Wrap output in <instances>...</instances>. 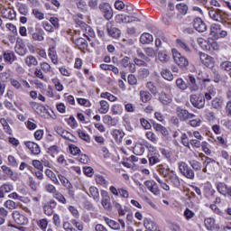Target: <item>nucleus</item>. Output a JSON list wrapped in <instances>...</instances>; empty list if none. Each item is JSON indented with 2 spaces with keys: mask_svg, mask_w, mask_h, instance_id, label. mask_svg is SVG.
Returning a JSON list of instances; mask_svg holds the SVG:
<instances>
[{
  "mask_svg": "<svg viewBox=\"0 0 231 231\" xmlns=\"http://www.w3.org/2000/svg\"><path fill=\"white\" fill-rule=\"evenodd\" d=\"M176 115L180 122H187L191 120V118L197 117L196 115L190 114L187 109H183L180 106L176 108Z\"/></svg>",
  "mask_w": 231,
  "mask_h": 231,
  "instance_id": "8",
  "label": "nucleus"
},
{
  "mask_svg": "<svg viewBox=\"0 0 231 231\" xmlns=\"http://www.w3.org/2000/svg\"><path fill=\"white\" fill-rule=\"evenodd\" d=\"M13 218L14 223L20 226H26L29 223L28 217L19 211L13 212Z\"/></svg>",
  "mask_w": 231,
  "mask_h": 231,
  "instance_id": "15",
  "label": "nucleus"
},
{
  "mask_svg": "<svg viewBox=\"0 0 231 231\" xmlns=\"http://www.w3.org/2000/svg\"><path fill=\"white\" fill-rule=\"evenodd\" d=\"M215 142L224 149L228 148L227 139L224 135H217Z\"/></svg>",
  "mask_w": 231,
  "mask_h": 231,
  "instance_id": "53",
  "label": "nucleus"
},
{
  "mask_svg": "<svg viewBox=\"0 0 231 231\" xmlns=\"http://www.w3.org/2000/svg\"><path fill=\"white\" fill-rule=\"evenodd\" d=\"M116 19H118L119 23H134L136 22L135 17L134 16H129V15H117Z\"/></svg>",
  "mask_w": 231,
  "mask_h": 231,
  "instance_id": "48",
  "label": "nucleus"
},
{
  "mask_svg": "<svg viewBox=\"0 0 231 231\" xmlns=\"http://www.w3.org/2000/svg\"><path fill=\"white\" fill-rule=\"evenodd\" d=\"M145 142H148V141H143V143H140V142H136L134 146V154L136 155V156H143L145 152V147H146V144H145Z\"/></svg>",
  "mask_w": 231,
  "mask_h": 231,
  "instance_id": "26",
  "label": "nucleus"
},
{
  "mask_svg": "<svg viewBox=\"0 0 231 231\" xmlns=\"http://www.w3.org/2000/svg\"><path fill=\"white\" fill-rule=\"evenodd\" d=\"M31 106H32V109L35 111L38 115H42L45 110V107L42 105L37 104L34 101L31 103Z\"/></svg>",
  "mask_w": 231,
  "mask_h": 231,
  "instance_id": "60",
  "label": "nucleus"
},
{
  "mask_svg": "<svg viewBox=\"0 0 231 231\" xmlns=\"http://www.w3.org/2000/svg\"><path fill=\"white\" fill-rule=\"evenodd\" d=\"M24 62L27 67L32 68V67H37L38 66V61L37 58L33 55H28L25 57Z\"/></svg>",
  "mask_w": 231,
  "mask_h": 231,
  "instance_id": "45",
  "label": "nucleus"
},
{
  "mask_svg": "<svg viewBox=\"0 0 231 231\" xmlns=\"http://www.w3.org/2000/svg\"><path fill=\"white\" fill-rule=\"evenodd\" d=\"M3 59L6 63L9 64H12L17 60L15 53L13 51H5L3 53Z\"/></svg>",
  "mask_w": 231,
  "mask_h": 231,
  "instance_id": "32",
  "label": "nucleus"
},
{
  "mask_svg": "<svg viewBox=\"0 0 231 231\" xmlns=\"http://www.w3.org/2000/svg\"><path fill=\"white\" fill-rule=\"evenodd\" d=\"M145 148L147 149V159L150 166H155L161 162V154L157 146L150 143L149 142H145Z\"/></svg>",
  "mask_w": 231,
  "mask_h": 231,
  "instance_id": "1",
  "label": "nucleus"
},
{
  "mask_svg": "<svg viewBox=\"0 0 231 231\" xmlns=\"http://www.w3.org/2000/svg\"><path fill=\"white\" fill-rule=\"evenodd\" d=\"M176 10L182 15H186L189 12V6L188 5L184 3H180L176 5Z\"/></svg>",
  "mask_w": 231,
  "mask_h": 231,
  "instance_id": "56",
  "label": "nucleus"
},
{
  "mask_svg": "<svg viewBox=\"0 0 231 231\" xmlns=\"http://www.w3.org/2000/svg\"><path fill=\"white\" fill-rule=\"evenodd\" d=\"M103 123L109 126H116L118 125V120L111 116H103Z\"/></svg>",
  "mask_w": 231,
  "mask_h": 231,
  "instance_id": "44",
  "label": "nucleus"
},
{
  "mask_svg": "<svg viewBox=\"0 0 231 231\" xmlns=\"http://www.w3.org/2000/svg\"><path fill=\"white\" fill-rule=\"evenodd\" d=\"M36 224L40 227L41 230L46 231L49 221H48L47 218H41V219L36 221Z\"/></svg>",
  "mask_w": 231,
  "mask_h": 231,
  "instance_id": "63",
  "label": "nucleus"
},
{
  "mask_svg": "<svg viewBox=\"0 0 231 231\" xmlns=\"http://www.w3.org/2000/svg\"><path fill=\"white\" fill-rule=\"evenodd\" d=\"M179 171L182 176L188 180H193L195 179V172L192 168L185 162H178Z\"/></svg>",
  "mask_w": 231,
  "mask_h": 231,
  "instance_id": "4",
  "label": "nucleus"
},
{
  "mask_svg": "<svg viewBox=\"0 0 231 231\" xmlns=\"http://www.w3.org/2000/svg\"><path fill=\"white\" fill-rule=\"evenodd\" d=\"M201 150L204 152V154L207 156H210L212 152L210 150V143H208L207 141L201 142Z\"/></svg>",
  "mask_w": 231,
  "mask_h": 231,
  "instance_id": "61",
  "label": "nucleus"
},
{
  "mask_svg": "<svg viewBox=\"0 0 231 231\" xmlns=\"http://www.w3.org/2000/svg\"><path fill=\"white\" fill-rule=\"evenodd\" d=\"M99 8L101 13H103L104 18H106V21H110V19L113 18L114 13L109 4L105 2L99 5Z\"/></svg>",
  "mask_w": 231,
  "mask_h": 231,
  "instance_id": "14",
  "label": "nucleus"
},
{
  "mask_svg": "<svg viewBox=\"0 0 231 231\" xmlns=\"http://www.w3.org/2000/svg\"><path fill=\"white\" fill-rule=\"evenodd\" d=\"M217 95V90L214 87H209L207 89V92L204 93V105L207 102H209L213 97H215Z\"/></svg>",
  "mask_w": 231,
  "mask_h": 231,
  "instance_id": "38",
  "label": "nucleus"
},
{
  "mask_svg": "<svg viewBox=\"0 0 231 231\" xmlns=\"http://www.w3.org/2000/svg\"><path fill=\"white\" fill-rule=\"evenodd\" d=\"M199 60L201 61L202 65L206 68L211 69L214 67L215 60L212 56L204 53V52H199Z\"/></svg>",
  "mask_w": 231,
  "mask_h": 231,
  "instance_id": "12",
  "label": "nucleus"
},
{
  "mask_svg": "<svg viewBox=\"0 0 231 231\" xmlns=\"http://www.w3.org/2000/svg\"><path fill=\"white\" fill-rule=\"evenodd\" d=\"M185 80L187 81L188 88L190 89V91H198L199 86L197 84L196 78L189 74L185 77Z\"/></svg>",
  "mask_w": 231,
  "mask_h": 231,
  "instance_id": "27",
  "label": "nucleus"
},
{
  "mask_svg": "<svg viewBox=\"0 0 231 231\" xmlns=\"http://www.w3.org/2000/svg\"><path fill=\"white\" fill-rule=\"evenodd\" d=\"M189 162L191 168L193 169V171H201L203 170V165L201 164L200 162L197 160H192V161H189Z\"/></svg>",
  "mask_w": 231,
  "mask_h": 231,
  "instance_id": "59",
  "label": "nucleus"
},
{
  "mask_svg": "<svg viewBox=\"0 0 231 231\" xmlns=\"http://www.w3.org/2000/svg\"><path fill=\"white\" fill-rule=\"evenodd\" d=\"M157 172L162 178H169V175L171 174V171L168 164L162 163L157 165Z\"/></svg>",
  "mask_w": 231,
  "mask_h": 231,
  "instance_id": "24",
  "label": "nucleus"
},
{
  "mask_svg": "<svg viewBox=\"0 0 231 231\" xmlns=\"http://www.w3.org/2000/svg\"><path fill=\"white\" fill-rule=\"evenodd\" d=\"M217 191L224 197H228L231 199V186L226 185L225 182H218L216 184Z\"/></svg>",
  "mask_w": 231,
  "mask_h": 231,
  "instance_id": "13",
  "label": "nucleus"
},
{
  "mask_svg": "<svg viewBox=\"0 0 231 231\" xmlns=\"http://www.w3.org/2000/svg\"><path fill=\"white\" fill-rule=\"evenodd\" d=\"M107 32L114 39H118L121 35V31L115 27L107 28Z\"/></svg>",
  "mask_w": 231,
  "mask_h": 231,
  "instance_id": "58",
  "label": "nucleus"
},
{
  "mask_svg": "<svg viewBox=\"0 0 231 231\" xmlns=\"http://www.w3.org/2000/svg\"><path fill=\"white\" fill-rule=\"evenodd\" d=\"M9 83L15 90H23V88L30 89L31 85L27 82L25 79H17L15 78H10Z\"/></svg>",
  "mask_w": 231,
  "mask_h": 231,
  "instance_id": "6",
  "label": "nucleus"
},
{
  "mask_svg": "<svg viewBox=\"0 0 231 231\" xmlns=\"http://www.w3.org/2000/svg\"><path fill=\"white\" fill-rule=\"evenodd\" d=\"M220 32H221L220 23H212V25L210 26V35L213 36L215 39H218Z\"/></svg>",
  "mask_w": 231,
  "mask_h": 231,
  "instance_id": "41",
  "label": "nucleus"
},
{
  "mask_svg": "<svg viewBox=\"0 0 231 231\" xmlns=\"http://www.w3.org/2000/svg\"><path fill=\"white\" fill-rule=\"evenodd\" d=\"M77 134H78L79 137L81 140L85 141L87 143H90L91 138H90V135H89L88 133H86L85 131H82V130L79 129V130L77 131Z\"/></svg>",
  "mask_w": 231,
  "mask_h": 231,
  "instance_id": "57",
  "label": "nucleus"
},
{
  "mask_svg": "<svg viewBox=\"0 0 231 231\" xmlns=\"http://www.w3.org/2000/svg\"><path fill=\"white\" fill-rule=\"evenodd\" d=\"M176 44L179 48L184 50V51H186L187 53H189L190 47L186 42H184L183 40H180V39H177Z\"/></svg>",
  "mask_w": 231,
  "mask_h": 231,
  "instance_id": "54",
  "label": "nucleus"
},
{
  "mask_svg": "<svg viewBox=\"0 0 231 231\" xmlns=\"http://www.w3.org/2000/svg\"><path fill=\"white\" fill-rule=\"evenodd\" d=\"M52 197L54 198V199H56L59 203H60L62 205L68 204L67 198L62 193H60V191L58 189L55 191V193Z\"/></svg>",
  "mask_w": 231,
  "mask_h": 231,
  "instance_id": "46",
  "label": "nucleus"
},
{
  "mask_svg": "<svg viewBox=\"0 0 231 231\" xmlns=\"http://www.w3.org/2000/svg\"><path fill=\"white\" fill-rule=\"evenodd\" d=\"M208 15L212 21L225 24V14L220 9H211L208 11Z\"/></svg>",
  "mask_w": 231,
  "mask_h": 231,
  "instance_id": "10",
  "label": "nucleus"
},
{
  "mask_svg": "<svg viewBox=\"0 0 231 231\" xmlns=\"http://www.w3.org/2000/svg\"><path fill=\"white\" fill-rule=\"evenodd\" d=\"M56 208H57V201L53 199H50L49 201L45 202L42 205L43 213L48 217H51L54 215Z\"/></svg>",
  "mask_w": 231,
  "mask_h": 231,
  "instance_id": "9",
  "label": "nucleus"
},
{
  "mask_svg": "<svg viewBox=\"0 0 231 231\" xmlns=\"http://www.w3.org/2000/svg\"><path fill=\"white\" fill-rule=\"evenodd\" d=\"M158 100L164 106H168L172 102V97L170 94H166L165 92H161L159 94Z\"/></svg>",
  "mask_w": 231,
  "mask_h": 231,
  "instance_id": "35",
  "label": "nucleus"
},
{
  "mask_svg": "<svg viewBox=\"0 0 231 231\" xmlns=\"http://www.w3.org/2000/svg\"><path fill=\"white\" fill-rule=\"evenodd\" d=\"M120 63L123 68L128 69L130 72H136V66L134 62L131 61L128 56H125L123 60L120 61Z\"/></svg>",
  "mask_w": 231,
  "mask_h": 231,
  "instance_id": "21",
  "label": "nucleus"
},
{
  "mask_svg": "<svg viewBox=\"0 0 231 231\" xmlns=\"http://www.w3.org/2000/svg\"><path fill=\"white\" fill-rule=\"evenodd\" d=\"M168 179H169L170 183L173 186L174 189H180V176L177 174V172L171 171Z\"/></svg>",
  "mask_w": 231,
  "mask_h": 231,
  "instance_id": "28",
  "label": "nucleus"
},
{
  "mask_svg": "<svg viewBox=\"0 0 231 231\" xmlns=\"http://www.w3.org/2000/svg\"><path fill=\"white\" fill-rule=\"evenodd\" d=\"M62 77L70 78L72 77V69L63 65L58 68Z\"/></svg>",
  "mask_w": 231,
  "mask_h": 231,
  "instance_id": "43",
  "label": "nucleus"
},
{
  "mask_svg": "<svg viewBox=\"0 0 231 231\" xmlns=\"http://www.w3.org/2000/svg\"><path fill=\"white\" fill-rule=\"evenodd\" d=\"M1 15L3 18L8 19L9 21H14L16 17V13L14 8L8 7H3L1 9Z\"/></svg>",
  "mask_w": 231,
  "mask_h": 231,
  "instance_id": "17",
  "label": "nucleus"
},
{
  "mask_svg": "<svg viewBox=\"0 0 231 231\" xmlns=\"http://www.w3.org/2000/svg\"><path fill=\"white\" fill-rule=\"evenodd\" d=\"M191 105L196 107V109H203L205 106V97L202 94H192L189 97Z\"/></svg>",
  "mask_w": 231,
  "mask_h": 231,
  "instance_id": "7",
  "label": "nucleus"
},
{
  "mask_svg": "<svg viewBox=\"0 0 231 231\" xmlns=\"http://www.w3.org/2000/svg\"><path fill=\"white\" fill-rule=\"evenodd\" d=\"M104 221L110 228L115 230L120 229V224L117 221L110 219L107 217H104Z\"/></svg>",
  "mask_w": 231,
  "mask_h": 231,
  "instance_id": "47",
  "label": "nucleus"
},
{
  "mask_svg": "<svg viewBox=\"0 0 231 231\" xmlns=\"http://www.w3.org/2000/svg\"><path fill=\"white\" fill-rule=\"evenodd\" d=\"M46 32L41 27H36L32 33V39L38 42H42L45 40Z\"/></svg>",
  "mask_w": 231,
  "mask_h": 231,
  "instance_id": "23",
  "label": "nucleus"
},
{
  "mask_svg": "<svg viewBox=\"0 0 231 231\" xmlns=\"http://www.w3.org/2000/svg\"><path fill=\"white\" fill-rule=\"evenodd\" d=\"M193 28H195V30L200 33L207 32L208 29L206 23L199 17H196L193 20Z\"/></svg>",
  "mask_w": 231,
  "mask_h": 231,
  "instance_id": "19",
  "label": "nucleus"
},
{
  "mask_svg": "<svg viewBox=\"0 0 231 231\" xmlns=\"http://www.w3.org/2000/svg\"><path fill=\"white\" fill-rule=\"evenodd\" d=\"M125 135V133L123 130H120V129L112 130V138L116 141V143H121Z\"/></svg>",
  "mask_w": 231,
  "mask_h": 231,
  "instance_id": "31",
  "label": "nucleus"
},
{
  "mask_svg": "<svg viewBox=\"0 0 231 231\" xmlns=\"http://www.w3.org/2000/svg\"><path fill=\"white\" fill-rule=\"evenodd\" d=\"M110 109L107 100L101 99L98 103V112L100 115H106Z\"/></svg>",
  "mask_w": 231,
  "mask_h": 231,
  "instance_id": "33",
  "label": "nucleus"
},
{
  "mask_svg": "<svg viewBox=\"0 0 231 231\" xmlns=\"http://www.w3.org/2000/svg\"><path fill=\"white\" fill-rule=\"evenodd\" d=\"M72 42L81 51H85L86 50H88V41L84 38L72 39Z\"/></svg>",
  "mask_w": 231,
  "mask_h": 231,
  "instance_id": "29",
  "label": "nucleus"
},
{
  "mask_svg": "<svg viewBox=\"0 0 231 231\" xmlns=\"http://www.w3.org/2000/svg\"><path fill=\"white\" fill-rule=\"evenodd\" d=\"M143 226L149 231H157L158 226L157 223L152 221L151 218L145 217L143 219Z\"/></svg>",
  "mask_w": 231,
  "mask_h": 231,
  "instance_id": "34",
  "label": "nucleus"
},
{
  "mask_svg": "<svg viewBox=\"0 0 231 231\" xmlns=\"http://www.w3.org/2000/svg\"><path fill=\"white\" fill-rule=\"evenodd\" d=\"M24 145L31 151L32 155L38 156L41 154V146L37 143L26 141L24 142Z\"/></svg>",
  "mask_w": 231,
  "mask_h": 231,
  "instance_id": "18",
  "label": "nucleus"
},
{
  "mask_svg": "<svg viewBox=\"0 0 231 231\" xmlns=\"http://www.w3.org/2000/svg\"><path fill=\"white\" fill-rule=\"evenodd\" d=\"M153 36L152 34L149 33V32H143L142 36L140 37V42L143 45H146V44H150L152 42H153Z\"/></svg>",
  "mask_w": 231,
  "mask_h": 231,
  "instance_id": "39",
  "label": "nucleus"
},
{
  "mask_svg": "<svg viewBox=\"0 0 231 231\" xmlns=\"http://www.w3.org/2000/svg\"><path fill=\"white\" fill-rule=\"evenodd\" d=\"M17 7L20 14L25 15V16L28 15L29 8L26 4H18Z\"/></svg>",
  "mask_w": 231,
  "mask_h": 231,
  "instance_id": "64",
  "label": "nucleus"
},
{
  "mask_svg": "<svg viewBox=\"0 0 231 231\" xmlns=\"http://www.w3.org/2000/svg\"><path fill=\"white\" fill-rule=\"evenodd\" d=\"M131 123H132V116L128 114L125 115L123 117V125L128 131H132L134 129Z\"/></svg>",
  "mask_w": 231,
  "mask_h": 231,
  "instance_id": "49",
  "label": "nucleus"
},
{
  "mask_svg": "<svg viewBox=\"0 0 231 231\" xmlns=\"http://www.w3.org/2000/svg\"><path fill=\"white\" fill-rule=\"evenodd\" d=\"M203 193L206 199L210 200L216 196L217 190L213 188L210 182H207L204 184Z\"/></svg>",
  "mask_w": 231,
  "mask_h": 231,
  "instance_id": "16",
  "label": "nucleus"
},
{
  "mask_svg": "<svg viewBox=\"0 0 231 231\" xmlns=\"http://www.w3.org/2000/svg\"><path fill=\"white\" fill-rule=\"evenodd\" d=\"M109 190L115 197H120L123 198L124 199H128L129 198V191L126 188L117 189L115 186H110Z\"/></svg>",
  "mask_w": 231,
  "mask_h": 231,
  "instance_id": "11",
  "label": "nucleus"
},
{
  "mask_svg": "<svg viewBox=\"0 0 231 231\" xmlns=\"http://www.w3.org/2000/svg\"><path fill=\"white\" fill-rule=\"evenodd\" d=\"M44 173H45V176H46L48 179H50V180H51L53 184H55V185H57V186H60V181L58 180V178H57L56 173L53 172L51 170H49V168H47V169L45 170Z\"/></svg>",
  "mask_w": 231,
  "mask_h": 231,
  "instance_id": "36",
  "label": "nucleus"
},
{
  "mask_svg": "<svg viewBox=\"0 0 231 231\" xmlns=\"http://www.w3.org/2000/svg\"><path fill=\"white\" fill-rule=\"evenodd\" d=\"M88 195L89 197H92L94 200L98 201L99 200L98 188H97L95 186H91L89 188V191L88 192Z\"/></svg>",
  "mask_w": 231,
  "mask_h": 231,
  "instance_id": "50",
  "label": "nucleus"
},
{
  "mask_svg": "<svg viewBox=\"0 0 231 231\" xmlns=\"http://www.w3.org/2000/svg\"><path fill=\"white\" fill-rule=\"evenodd\" d=\"M58 178L60 181L61 182V186L64 187L68 190L69 196L72 199H75V189L71 182L69 180V179L62 175V174H58Z\"/></svg>",
  "mask_w": 231,
  "mask_h": 231,
  "instance_id": "5",
  "label": "nucleus"
},
{
  "mask_svg": "<svg viewBox=\"0 0 231 231\" xmlns=\"http://www.w3.org/2000/svg\"><path fill=\"white\" fill-rule=\"evenodd\" d=\"M153 179L160 184V187L164 189L165 191L170 190V186L159 177L158 174H153Z\"/></svg>",
  "mask_w": 231,
  "mask_h": 231,
  "instance_id": "55",
  "label": "nucleus"
},
{
  "mask_svg": "<svg viewBox=\"0 0 231 231\" xmlns=\"http://www.w3.org/2000/svg\"><path fill=\"white\" fill-rule=\"evenodd\" d=\"M82 35L86 37L89 42L91 41V38L96 37V32L94 29L88 25V23H83V27L81 29Z\"/></svg>",
  "mask_w": 231,
  "mask_h": 231,
  "instance_id": "22",
  "label": "nucleus"
},
{
  "mask_svg": "<svg viewBox=\"0 0 231 231\" xmlns=\"http://www.w3.org/2000/svg\"><path fill=\"white\" fill-rule=\"evenodd\" d=\"M153 129L157 132L162 134V136L167 137L169 136V130L162 126V125H160V123H153Z\"/></svg>",
  "mask_w": 231,
  "mask_h": 231,
  "instance_id": "40",
  "label": "nucleus"
},
{
  "mask_svg": "<svg viewBox=\"0 0 231 231\" xmlns=\"http://www.w3.org/2000/svg\"><path fill=\"white\" fill-rule=\"evenodd\" d=\"M140 99L143 104H146L150 102L152 98V94L149 92V90H140Z\"/></svg>",
  "mask_w": 231,
  "mask_h": 231,
  "instance_id": "42",
  "label": "nucleus"
},
{
  "mask_svg": "<svg viewBox=\"0 0 231 231\" xmlns=\"http://www.w3.org/2000/svg\"><path fill=\"white\" fill-rule=\"evenodd\" d=\"M144 186L153 195L159 196L161 194L160 187L154 180H146Z\"/></svg>",
  "mask_w": 231,
  "mask_h": 231,
  "instance_id": "20",
  "label": "nucleus"
},
{
  "mask_svg": "<svg viewBox=\"0 0 231 231\" xmlns=\"http://www.w3.org/2000/svg\"><path fill=\"white\" fill-rule=\"evenodd\" d=\"M96 183L101 187H107L108 181L103 175H97L95 178Z\"/></svg>",
  "mask_w": 231,
  "mask_h": 231,
  "instance_id": "62",
  "label": "nucleus"
},
{
  "mask_svg": "<svg viewBox=\"0 0 231 231\" xmlns=\"http://www.w3.org/2000/svg\"><path fill=\"white\" fill-rule=\"evenodd\" d=\"M198 43L204 51H207L211 54L214 53V51H218L220 50L219 43L214 39L205 40L199 38Z\"/></svg>",
  "mask_w": 231,
  "mask_h": 231,
  "instance_id": "2",
  "label": "nucleus"
},
{
  "mask_svg": "<svg viewBox=\"0 0 231 231\" xmlns=\"http://www.w3.org/2000/svg\"><path fill=\"white\" fill-rule=\"evenodd\" d=\"M171 53L173 56V61L181 69H185L189 66V60L185 58L177 49H172Z\"/></svg>",
  "mask_w": 231,
  "mask_h": 231,
  "instance_id": "3",
  "label": "nucleus"
},
{
  "mask_svg": "<svg viewBox=\"0 0 231 231\" xmlns=\"http://www.w3.org/2000/svg\"><path fill=\"white\" fill-rule=\"evenodd\" d=\"M112 116H121L124 112V107L122 105L115 104L111 107Z\"/></svg>",
  "mask_w": 231,
  "mask_h": 231,
  "instance_id": "51",
  "label": "nucleus"
},
{
  "mask_svg": "<svg viewBox=\"0 0 231 231\" xmlns=\"http://www.w3.org/2000/svg\"><path fill=\"white\" fill-rule=\"evenodd\" d=\"M15 53L19 56H25L27 53V50L24 44L19 43L15 45L14 48Z\"/></svg>",
  "mask_w": 231,
  "mask_h": 231,
  "instance_id": "52",
  "label": "nucleus"
},
{
  "mask_svg": "<svg viewBox=\"0 0 231 231\" xmlns=\"http://www.w3.org/2000/svg\"><path fill=\"white\" fill-rule=\"evenodd\" d=\"M204 226L208 230H215L219 228V226H217L216 221L213 217L205 218Z\"/></svg>",
  "mask_w": 231,
  "mask_h": 231,
  "instance_id": "37",
  "label": "nucleus"
},
{
  "mask_svg": "<svg viewBox=\"0 0 231 231\" xmlns=\"http://www.w3.org/2000/svg\"><path fill=\"white\" fill-rule=\"evenodd\" d=\"M101 205L106 210H110L112 208L110 197L108 196L107 190H101Z\"/></svg>",
  "mask_w": 231,
  "mask_h": 231,
  "instance_id": "25",
  "label": "nucleus"
},
{
  "mask_svg": "<svg viewBox=\"0 0 231 231\" xmlns=\"http://www.w3.org/2000/svg\"><path fill=\"white\" fill-rule=\"evenodd\" d=\"M14 190V186L11 182L4 183L0 186V195L1 198H5V194L10 193Z\"/></svg>",
  "mask_w": 231,
  "mask_h": 231,
  "instance_id": "30",
  "label": "nucleus"
}]
</instances>
